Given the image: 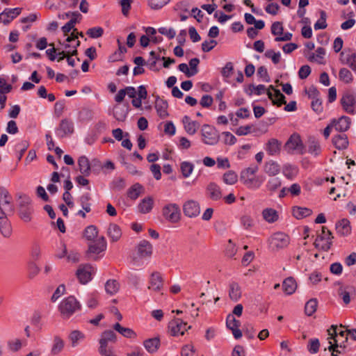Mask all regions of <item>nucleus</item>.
I'll return each mask as SVG.
<instances>
[{
	"label": "nucleus",
	"mask_w": 356,
	"mask_h": 356,
	"mask_svg": "<svg viewBox=\"0 0 356 356\" xmlns=\"http://www.w3.org/2000/svg\"><path fill=\"white\" fill-rule=\"evenodd\" d=\"M259 170L257 165H253L245 168L241 172V181L248 188H259L264 182L265 177L257 175Z\"/></svg>",
	"instance_id": "1"
},
{
	"label": "nucleus",
	"mask_w": 356,
	"mask_h": 356,
	"mask_svg": "<svg viewBox=\"0 0 356 356\" xmlns=\"http://www.w3.org/2000/svg\"><path fill=\"white\" fill-rule=\"evenodd\" d=\"M330 337H328L330 346L328 349L332 352V356H337L338 353H341L339 348H342L341 343L343 339H347V334L343 331L337 332V327L334 325L327 330Z\"/></svg>",
	"instance_id": "2"
},
{
	"label": "nucleus",
	"mask_w": 356,
	"mask_h": 356,
	"mask_svg": "<svg viewBox=\"0 0 356 356\" xmlns=\"http://www.w3.org/2000/svg\"><path fill=\"white\" fill-rule=\"evenodd\" d=\"M81 308V304L72 296L63 299L58 305V310L60 313V316L64 319L69 318L76 312L79 311Z\"/></svg>",
	"instance_id": "3"
},
{
	"label": "nucleus",
	"mask_w": 356,
	"mask_h": 356,
	"mask_svg": "<svg viewBox=\"0 0 356 356\" xmlns=\"http://www.w3.org/2000/svg\"><path fill=\"white\" fill-rule=\"evenodd\" d=\"M333 238L332 232L326 227L322 226L321 232L317 233L314 245L319 250L327 251L332 245Z\"/></svg>",
	"instance_id": "4"
},
{
	"label": "nucleus",
	"mask_w": 356,
	"mask_h": 356,
	"mask_svg": "<svg viewBox=\"0 0 356 356\" xmlns=\"http://www.w3.org/2000/svg\"><path fill=\"white\" fill-rule=\"evenodd\" d=\"M162 215L166 220L170 222H178L181 219L180 208L175 203L167 204L162 209Z\"/></svg>",
	"instance_id": "5"
},
{
	"label": "nucleus",
	"mask_w": 356,
	"mask_h": 356,
	"mask_svg": "<svg viewBox=\"0 0 356 356\" xmlns=\"http://www.w3.org/2000/svg\"><path fill=\"white\" fill-rule=\"evenodd\" d=\"M340 104L344 112L350 115L356 113V96L350 92H345L341 99Z\"/></svg>",
	"instance_id": "6"
},
{
	"label": "nucleus",
	"mask_w": 356,
	"mask_h": 356,
	"mask_svg": "<svg viewBox=\"0 0 356 356\" xmlns=\"http://www.w3.org/2000/svg\"><path fill=\"white\" fill-rule=\"evenodd\" d=\"M284 148L289 153H293L296 151L300 154H303L305 147L300 134L293 133L291 135L284 145Z\"/></svg>",
	"instance_id": "7"
},
{
	"label": "nucleus",
	"mask_w": 356,
	"mask_h": 356,
	"mask_svg": "<svg viewBox=\"0 0 356 356\" xmlns=\"http://www.w3.org/2000/svg\"><path fill=\"white\" fill-rule=\"evenodd\" d=\"M202 141L207 145H215L218 141V134L216 129L209 124H204L201 129Z\"/></svg>",
	"instance_id": "8"
},
{
	"label": "nucleus",
	"mask_w": 356,
	"mask_h": 356,
	"mask_svg": "<svg viewBox=\"0 0 356 356\" xmlns=\"http://www.w3.org/2000/svg\"><path fill=\"white\" fill-rule=\"evenodd\" d=\"M189 328L187 323L180 318L173 319L168 324V330L172 336L184 335Z\"/></svg>",
	"instance_id": "9"
},
{
	"label": "nucleus",
	"mask_w": 356,
	"mask_h": 356,
	"mask_svg": "<svg viewBox=\"0 0 356 356\" xmlns=\"http://www.w3.org/2000/svg\"><path fill=\"white\" fill-rule=\"evenodd\" d=\"M289 243V237L283 232H277L272 235L270 244L273 250L286 248Z\"/></svg>",
	"instance_id": "10"
},
{
	"label": "nucleus",
	"mask_w": 356,
	"mask_h": 356,
	"mask_svg": "<svg viewBox=\"0 0 356 356\" xmlns=\"http://www.w3.org/2000/svg\"><path fill=\"white\" fill-rule=\"evenodd\" d=\"M93 267L90 264H81L79 266L76 275L81 284H85L92 280Z\"/></svg>",
	"instance_id": "11"
},
{
	"label": "nucleus",
	"mask_w": 356,
	"mask_h": 356,
	"mask_svg": "<svg viewBox=\"0 0 356 356\" xmlns=\"http://www.w3.org/2000/svg\"><path fill=\"white\" fill-rule=\"evenodd\" d=\"M164 280L159 272H153L149 277L147 289L154 293H161Z\"/></svg>",
	"instance_id": "12"
},
{
	"label": "nucleus",
	"mask_w": 356,
	"mask_h": 356,
	"mask_svg": "<svg viewBox=\"0 0 356 356\" xmlns=\"http://www.w3.org/2000/svg\"><path fill=\"white\" fill-rule=\"evenodd\" d=\"M284 28L282 23L280 22H274L271 26V33L273 35H276L275 40L279 41H289L292 38V34L290 33H283Z\"/></svg>",
	"instance_id": "13"
},
{
	"label": "nucleus",
	"mask_w": 356,
	"mask_h": 356,
	"mask_svg": "<svg viewBox=\"0 0 356 356\" xmlns=\"http://www.w3.org/2000/svg\"><path fill=\"white\" fill-rule=\"evenodd\" d=\"M0 211L4 212L13 211L12 197L4 188H0Z\"/></svg>",
	"instance_id": "14"
},
{
	"label": "nucleus",
	"mask_w": 356,
	"mask_h": 356,
	"mask_svg": "<svg viewBox=\"0 0 356 356\" xmlns=\"http://www.w3.org/2000/svg\"><path fill=\"white\" fill-rule=\"evenodd\" d=\"M56 132L57 135L60 138L71 135L74 132L72 121L68 118L63 119L56 129Z\"/></svg>",
	"instance_id": "15"
},
{
	"label": "nucleus",
	"mask_w": 356,
	"mask_h": 356,
	"mask_svg": "<svg viewBox=\"0 0 356 356\" xmlns=\"http://www.w3.org/2000/svg\"><path fill=\"white\" fill-rule=\"evenodd\" d=\"M183 211L189 218L197 216L200 212L199 203L193 200L186 201L183 205Z\"/></svg>",
	"instance_id": "16"
},
{
	"label": "nucleus",
	"mask_w": 356,
	"mask_h": 356,
	"mask_svg": "<svg viewBox=\"0 0 356 356\" xmlns=\"http://www.w3.org/2000/svg\"><path fill=\"white\" fill-rule=\"evenodd\" d=\"M267 95L274 105L280 107L283 104H286L285 97L279 90L275 88L273 86H270L267 90Z\"/></svg>",
	"instance_id": "17"
},
{
	"label": "nucleus",
	"mask_w": 356,
	"mask_h": 356,
	"mask_svg": "<svg viewBox=\"0 0 356 356\" xmlns=\"http://www.w3.org/2000/svg\"><path fill=\"white\" fill-rule=\"evenodd\" d=\"M340 60L356 72V52L350 49L342 51L340 54Z\"/></svg>",
	"instance_id": "18"
},
{
	"label": "nucleus",
	"mask_w": 356,
	"mask_h": 356,
	"mask_svg": "<svg viewBox=\"0 0 356 356\" xmlns=\"http://www.w3.org/2000/svg\"><path fill=\"white\" fill-rule=\"evenodd\" d=\"M227 326L232 330L235 339H238L242 337L241 331L239 329L241 323L236 320L233 314H229L227 317Z\"/></svg>",
	"instance_id": "19"
},
{
	"label": "nucleus",
	"mask_w": 356,
	"mask_h": 356,
	"mask_svg": "<svg viewBox=\"0 0 356 356\" xmlns=\"http://www.w3.org/2000/svg\"><path fill=\"white\" fill-rule=\"evenodd\" d=\"M332 125L334 128L340 132L346 131L350 127L351 124V119L349 117L343 115L340 117L338 120H332Z\"/></svg>",
	"instance_id": "20"
},
{
	"label": "nucleus",
	"mask_w": 356,
	"mask_h": 356,
	"mask_svg": "<svg viewBox=\"0 0 356 356\" xmlns=\"http://www.w3.org/2000/svg\"><path fill=\"white\" fill-rule=\"evenodd\" d=\"M12 226L6 213L0 211V232L5 237H9L12 234Z\"/></svg>",
	"instance_id": "21"
},
{
	"label": "nucleus",
	"mask_w": 356,
	"mask_h": 356,
	"mask_svg": "<svg viewBox=\"0 0 356 356\" xmlns=\"http://www.w3.org/2000/svg\"><path fill=\"white\" fill-rule=\"evenodd\" d=\"M106 249V242L104 237H100L94 241L88 247V253L98 254Z\"/></svg>",
	"instance_id": "22"
},
{
	"label": "nucleus",
	"mask_w": 356,
	"mask_h": 356,
	"mask_svg": "<svg viewBox=\"0 0 356 356\" xmlns=\"http://www.w3.org/2000/svg\"><path fill=\"white\" fill-rule=\"evenodd\" d=\"M154 108L161 119H165L169 115L168 112V104L164 99L158 97L155 100Z\"/></svg>",
	"instance_id": "23"
},
{
	"label": "nucleus",
	"mask_w": 356,
	"mask_h": 356,
	"mask_svg": "<svg viewBox=\"0 0 356 356\" xmlns=\"http://www.w3.org/2000/svg\"><path fill=\"white\" fill-rule=\"evenodd\" d=\"M281 147L282 143L275 138H270L266 144V151L270 156L278 155Z\"/></svg>",
	"instance_id": "24"
},
{
	"label": "nucleus",
	"mask_w": 356,
	"mask_h": 356,
	"mask_svg": "<svg viewBox=\"0 0 356 356\" xmlns=\"http://www.w3.org/2000/svg\"><path fill=\"white\" fill-rule=\"evenodd\" d=\"M336 231L339 235L342 236H346L350 234L351 226L350 221L346 218L339 220L336 224Z\"/></svg>",
	"instance_id": "25"
},
{
	"label": "nucleus",
	"mask_w": 356,
	"mask_h": 356,
	"mask_svg": "<svg viewBox=\"0 0 356 356\" xmlns=\"http://www.w3.org/2000/svg\"><path fill=\"white\" fill-rule=\"evenodd\" d=\"M182 123L184 124L185 131L190 135L195 134L200 127V124L197 122L192 120L191 118L188 115L183 117Z\"/></svg>",
	"instance_id": "26"
},
{
	"label": "nucleus",
	"mask_w": 356,
	"mask_h": 356,
	"mask_svg": "<svg viewBox=\"0 0 356 356\" xmlns=\"http://www.w3.org/2000/svg\"><path fill=\"white\" fill-rule=\"evenodd\" d=\"M116 341V335L112 330H106L104 332L99 340V348H110L108 343H115Z\"/></svg>",
	"instance_id": "27"
},
{
	"label": "nucleus",
	"mask_w": 356,
	"mask_h": 356,
	"mask_svg": "<svg viewBox=\"0 0 356 356\" xmlns=\"http://www.w3.org/2000/svg\"><path fill=\"white\" fill-rule=\"evenodd\" d=\"M22 12V8H6L3 12V24H8L10 22H12L15 18L20 15Z\"/></svg>",
	"instance_id": "28"
},
{
	"label": "nucleus",
	"mask_w": 356,
	"mask_h": 356,
	"mask_svg": "<svg viewBox=\"0 0 356 356\" xmlns=\"http://www.w3.org/2000/svg\"><path fill=\"white\" fill-rule=\"evenodd\" d=\"M207 192L209 197L212 200L217 201L220 200L222 197L220 188L215 183H210L208 185Z\"/></svg>",
	"instance_id": "29"
},
{
	"label": "nucleus",
	"mask_w": 356,
	"mask_h": 356,
	"mask_svg": "<svg viewBox=\"0 0 356 356\" xmlns=\"http://www.w3.org/2000/svg\"><path fill=\"white\" fill-rule=\"evenodd\" d=\"M138 254L140 257H148L152 254V245L147 241H142L138 245Z\"/></svg>",
	"instance_id": "30"
},
{
	"label": "nucleus",
	"mask_w": 356,
	"mask_h": 356,
	"mask_svg": "<svg viewBox=\"0 0 356 356\" xmlns=\"http://www.w3.org/2000/svg\"><path fill=\"white\" fill-rule=\"evenodd\" d=\"M308 152L315 156L321 153V147L319 141L314 137H310L307 141Z\"/></svg>",
	"instance_id": "31"
},
{
	"label": "nucleus",
	"mask_w": 356,
	"mask_h": 356,
	"mask_svg": "<svg viewBox=\"0 0 356 356\" xmlns=\"http://www.w3.org/2000/svg\"><path fill=\"white\" fill-rule=\"evenodd\" d=\"M154 199L152 197H146L143 199L139 203L138 208L140 213H149L154 207Z\"/></svg>",
	"instance_id": "32"
},
{
	"label": "nucleus",
	"mask_w": 356,
	"mask_h": 356,
	"mask_svg": "<svg viewBox=\"0 0 356 356\" xmlns=\"http://www.w3.org/2000/svg\"><path fill=\"white\" fill-rule=\"evenodd\" d=\"M332 143L338 149H345L348 146V140L346 134H338L332 138Z\"/></svg>",
	"instance_id": "33"
},
{
	"label": "nucleus",
	"mask_w": 356,
	"mask_h": 356,
	"mask_svg": "<svg viewBox=\"0 0 356 356\" xmlns=\"http://www.w3.org/2000/svg\"><path fill=\"white\" fill-rule=\"evenodd\" d=\"M263 218L268 223H273L278 220V212L272 208H266L262 211Z\"/></svg>",
	"instance_id": "34"
},
{
	"label": "nucleus",
	"mask_w": 356,
	"mask_h": 356,
	"mask_svg": "<svg viewBox=\"0 0 356 356\" xmlns=\"http://www.w3.org/2000/svg\"><path fill=\"white\" fill-rule=\"evenodd\" d=\"M113 329L121 334L123 337L128 339H136V333L131 329L122 327L119 323H116L113 325Z\"/></svg>",
	"instance_id": "35"
},
{
	"label": "nucleus",
	"mask_w": 356,
	"mask_h": 356,
	"mask_svg": "<svg viewBox=\"0 0 356 356\" xmlns=\"http://www.w3.org/2000/svg\"><path fill=\"white\" fill-rule=\"evenodd\" d=\"M264 171L268 175L275 177L280 172V166L277 162L270 161L266 163Z\"/></svg>",
	"instance_id": "36"
},
{
	"label": "nucleus",
	"mask_w": 356,
	"mask_h": 356,
	"mask_svg": "<svg viewBox=\"0 0 356 356\" xmlns=\"http://www.w3.org/2000/svg\"><path fill=\"white\" fill-rule=\"evenodd\" d=\"M282 288L286 294L291 295L297 288L296 280L291 277L286 278L282 283Z\"/></svg>",
	"instance_id": "37"
},
{
	"label": "nucleus",
	"mask_w": 356,
	"mask_h": 356,
	"mask_svg": "<svg viewBox=\"0 0 356 356\" xmlns=\"http://www.w3.org/2000/svg\"><path fill=\"white\" fill-rule=\"evenodd\" d=\"M108 236L112 241H118L122 236L120 227L116 224H110L108 229Z\"/></svg>",
	"instance_id": "38"
},
{
	"label": "nucleus",
	"mask_w": 356,
	"mask_h": 356,
	"mask_svg": "<svg viewBox=\"0 0 356 356\" xmlns=\"http://www.w3.org/2000/svg\"><path fill=\"white\" fill-rule=\"evenodd\" d=\"M79 170L81 174L88 176L90 173V164L86 156H81L78 160Z\"/></svg>",
	"instance_id": "39"
},
{
	"label": "nucleus",
	"mask_w": 356,
	"mask_h": 356,
	"mask_svg": "<svg viewBox=\"0 0 356 356\" xmlns=\"http://www.w3.org/2000/svg\"><path fill=\"white\" fill-rule=\"evenodd\" d=\"M241 289L238 283L232 282L229 284V296L234 300L237 301L241 297Z\"/></svg>",
	"instance_id": "40"
},
{
	"label": "nucleus",
	"mask_w": 356,
	"mask_h": 356,
	"mask_svg": "<svg viewBox=\"0 0 356 356\" xmlns=\"http://www.w3.org/2000/svg\"><path fill=\"white\" fill-rule=\"evenodd\" d=\"M143 187L139 183L132 185L127 191V197L131 200H136L143 191Z\"/></svg>",
	"instance_id": "41"
},
{
	"label": "nucleus",
	"mask_w": 356,
	"mask_h": 356,
	"mask_svg": "<svg viewBox=\"0 0 356 356\" xmlns=\"http://www.w3.org/2000/svg\"><path fill=\"white\" fill-rule=\"evenodd\" d=\"M144 346L149 353H155L160 346V339L159 338H152L144 341Z\"/></svg>",
	"instance_id": "42"
},
{
	"label": "nucleus",
	"mask_w": 356,
	"mask_h": 356,
	"mask_svg": "<svg viewBox=\"0 0 356 356\" xmlns=\"http://www.w3.org/2000/svg\"><path fill=\"white\" fill-rule=\"evenodd\" d=\"M339 79L341 81L346 84L353 83L354 80L352 72L346 67L340 69L339 72Z\"/></svg>",
	"instance_id": "43"
},
{
	"label": "nucleus",
	"mask_w": 356,
	"mask_h": 356,
	"mask_svg": "<svg viewBox=\"0 0 356 356\" xmlns=\"http://www.w3.org/2000/svg\"><path fill=\"white\" fill-rule=\"evenodd\" d=\"M98 236V229L95 225H89L83 231V237L87 241H94Z\"/></svg>",
	"instance_id": "44"
},
{
	"label": "nucleus",
	"mask_w": 356,
	"mask_h": 356,
	"mask_svg": "<svg viewBox=\"0 0 356 356\" xmlns=\"http://www.w3.org/2000/svg\"><path fill=\"white\" fill-rule=\"evenodd\" d=\"M292 213L295 218L301 219L309 216L312 213V211L305 207H294L292 209Z\"/></svg>",
	"instance_id": "45"
},
{
	"label": "nucleus",
	"mask_w": 356,
	"mask_h": 356,
	"mask_svg": "<svg viewBox=\"0 0 356 356\" xmlns=\"http://www.w3.org/2000/svg\"><path fill=\"white\" fill-rule=\"evenodd\" d=\"M119 289L120 284L115 280H109L106 282L105 290L108 293L111 295L116 293Z\"/></svg>",
	"instance_id": "46"
},
{
	"label": "nucleus",
	"mask_w": 356,
	"mask_h": 356,
	"mask_svg": "<svg viewBox=\"0 0 356 356\" xmlns=\"http://www.w3.org/2000/svg\"><path fill=\"white\" fill-rule=\"evenodd\" d=\"M32 209L30 207L21 206L19 208V215L20 218L26 222L31 220Z\"/></svg>",
	"instance_id": "47"
},
{
	"label": "nucleus",
	"mask_w": 356,
	"mask_h": 356,
	"mask_svg": "<svg viewBox=\"0 0 356 356\" xmlns=\"http://www.w3.org/2000/svg\"><path fill=\"white\" fill-rule=\"evenodd\" d=\"M222 179L226 184L233 185L237 182L238 175L234 171L229 170L223 175Z\"/></svg>",
	"instance_id": "48"
},
{
	"label": "nucleus",
	"mask_w": 356,
	"mask_h": 356,
	"mask_svg": "<svg viewBox=\"0 0 356 356\" xmlns=\"http://www.w3.org/2000/svg\"><path fill=\"white\" fill-rule=\"evenodd\" d=\"M318 302L316 299H311L307 302L305 307V314L310 316L313 314H314L317 309Z\"/></svg>",
	"instance_id": "49"
},
{
	"label": "nucleus",
	"mask_w": 356,
	"mask_h": 356,
	"mask_svg": "<svg viewBox=\"0 0 356 356\" xmlns=\"http://www.w3.org/2000/svg\"><path fill=\"white\" fill-rule=\"evenodd\" d=\"M181 172L184 177L186 178L192 173L194 165L192 163L184 161L180 165Z\"/></svg>",
	"instance_id": "50"
},
{
	"label": "nucleus",
	"mask_w": 356,
	"mask_h": 356,
	"mask_svg": "<svg viewBox=\"0 0 356 356\" xmlns=\"http://www.w3.org/2000/svg\"><path fill=\"white\" fill-rule=\"evenodd\" d=\"M64 347V342L59 337H55L54 339V344L51 348V353L56 355L59 353Z\"/></svg>",
	"instance_id": "51"
},
{
	"label": "nucleus",
	"mask_w": 356,
	"mask_h": 356,
	"mask_svg": "<svg viewBox=\"0 0 356 356\" xmlns=\"http://www.w3.org/2000/svg\"><path fill=\"white\" fill-rule=\"evenodd\" d=\"M298 168L291 165H284L283 168V174L288 179L293 178L298 174Z\"/></svg>",
	"instance_id": "52"
},
{
	"label": "nucleus",
	"mask_w": 356,
	"mask_h": 356,
	"mask_svg": "<svg viewBox=\"0 0 356 356\" xmlns=\"http://www.w3.org/2000/svg\"><path fill=\"white\" fill-rule=\"evenodd\" d=\"M90 197L88 194L83 195L80 197V200H79L83 209L86 213H89L91 211V208H90L91 204L90 203Z\"/></svg>",
	"instance_id": "53"
},
{
	"label": "nucleus",
	"mask_w": 356,
	"mask_h": 356,
	"mask_svg": "<svg viewBox=\"0 0 356 356\" xmlns=\"http://www.w3.org/2000/svg\"><path fill=\"white\" fill-rule=\"evenodd\" d=\"M181 356H197L195 349L192 344L184 346L181 350Z\"/></svg>",
	"instance_id": "54"
},
{
	"label": "nucleus",
	"mask_w": 356,
	"mask_h": 356,
	"mask_svg": "<svg viewBox=\"0 0 356 356\" xmlns=\"http://www.w3.org/2000/svg\"><path fill=\"white\" fill-rule=\"evenodd\" d=\"M104 33V30L102 27H94L89 29L86 34L91 38H100Z\"/></svg>",
	"instance_id": "55"
},
{
	"label": "nucleus",
	"mask_w": 356,
	"mask_h": 356,
	"mask_svg": "<svg viewBox=\"0 0 356 356\" xmlns=\"http://www.w3.org/2000/svg\"><path fill=\"white\" fill-rule=\"evenodd\" d=\"M84 338V334L79 330H74L70 334V339L72 341V346L77 345L79 340Z\"/></svg>",
	"instance_id": "56"
},
{
	"label": "nucleus",
	"mask_w": 356,
	"mask_h": 356,
	"mask_svg": "<svg viewBox=\"0 0 356 356\" xmlns=\"http://www.w3.org/2000/svg\"><path fill=\"white\" fill-rule=\"evenodd\" d=\"M305 92L307 95L308 97L312 100L319 97L320 92L316 87L314 86H311L305 88Z\"/></svg>",
	"instance_id": "57"
},
{
	"label": "nucleus",
	"mask_w": 356,
	"mask_h": 356,
	"mask_svg": "<svg viewBox=\"0 0 356 356\" xmlns=\"http://www.w3.org/2000/svg\"><path fill=\"white\" fill-rule=\"evenodd\" d=\"M170 1V0H149V5L152 9L157 10L165 6Z\"/></svg>",
	"instance_id": "58"
},
{
	"label": "nucleus",
	"mask_w": 356,
	"mask_h": 356,
	"mask_svg": "<svg viewBox=\"0 0 356 356\" xmlns=\"http://www.w3.org/2000/svg\"><path fill=\"white\" fill-rule=\"evenodd\" d=\"M320 347V342L318 339H312L309 341L308 350L309 353L314 354L318 351Z\"/></svg>",
	"instance_id": "59"
},
{
	"label": "nucleus",
	"mask_w": 356,
	"mask_h": 356,
	"mask_svg": "<svg viewBox=\"0 0 356 356\" xmlns=\"http://www.w3.org/2000/svg\"><path fill=\"white\" fill-rule=\"evenodd\" d=\"M281 186V181L278 178H273L270 179L266 185L268 190L270 191H275Z\"/></svg>",
	"instance_id": "60"
},
{
	"label": "nucleus",
	"mask_w": 356,
	"mask_h": 356,
	"mask_svg": "<svg viewBox=\"0 0 356 356\" xmlns=\"http://www.w3.org/2000/svg\"><path fill=\"white\" fill-rule=\"evenodd\" d=\"M265 56L270 58L274 64H277L280 61L281 56L279 52L276 53L273 50H268L265 53Z\"/></svg>",
	"instance_id": "61"
},
{
	"label": "nucleus",
	"mask_w": 356,
	"mask_h": 356,
	"mask_svg": "<svg viewBox=\"0 0 356 356\" xmlns=\"http://www.w3.org/2000/svg\"><path fill=\"white\" fill-rule=\"evenodd\" d=\"M76 23V20L75 19H71L67 24H65L62 27V30L65 36H68L69 33L74 29Z\"/></svg>",
	"instance_id": "62"
},
{
	"label": "nucleus",
	"mask_w": 356,
	"mask_h": 356,
	"mask_svg": "<svg viewBox=\"0 0 356 356\" xmlns=\"http://www.w3.org/2000/svg\"><path fill=\"white\" fill-rule=\"evenodd\" d=\"M241 222L245 229H250L254 225L253 219L250 216L244 215L241 218Z\"/></svg>",
	"instance_id": "63"
},
{
	"label": "nucleus",
	"mask_w": 356,
	"mask_h": 356,
	"mask_svg": "<svg viewBox=\"0 0 356 356\" xmlns=\"http://www.w3.org/2000/svg\"><path fill=\"white\" fill-rule=\"evenodd\" d=\"M312 108L317 113H322L323 107L322 105V101L319 97L312 100Z\"/></svg>",
	"instance_id": "64"
}]
</instances>
